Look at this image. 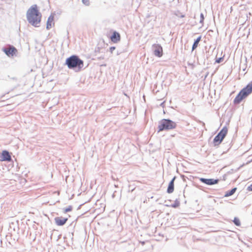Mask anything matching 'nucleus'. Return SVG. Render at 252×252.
Instances as JSON below:
<instances>
[{
  "label": "nucleus",
  "mask_w": 252,
  "mask_h": 252,
  "mask_svg": "<svg viewBox=\"0 0 252 252\" xmlns=\"http://www.w3.org/2000/svg\"><path fill=\"white\" fill-rule=\"evenodd\" d=\"M27 19L32 25L38 27L41 21V14L37 9L36 4L32 5L27 11Z\"/></svg>",
  "instance_id": "obj_1"
},
{
  "label": "nucleus",
  "mask_w": 252,
  "mask_h": 252,
  "mask_svg": "<svg viewBox=\"0 0 252 252\" xmlns=\"http://www.w3.org/2000/svg\"><path fill=\"white\" fill-rule=\"evenodd\" d=\"M65 64L69 69L79 71L83 67L84 62L76 55H72L66 59Z\"/></svg>",
  "instance_id": "obj_2"
},
{
  "label": "nucleus",
  "mask_w": 252,
  "mask_h": 252,
  "mask_svg": "<svg viewBox=\"0 0 252 252\" xmlns=\"http://www.w3.org/2000/svg\"><path fill=\"white\" fill-rule=\"evenodd\" d=\"M252 92V83H249L246 87L240 91L234 99L235 104H239Z\"/></svg>",
  "instance_id": "obj_3"
},
{
  "label": "nucleus",
  "mask_w": 252,
  "mask_h": 252,
  "mask_svg": "<svg viewBox=\"0 0 252 252\" xmlns=\"http://www.w3.org/2000/svg\"><path fill=\"white\" fill-rule=\"evenodd\" d=\"M177 124L169 119H163L159 122L158 126V132L164 130L172 129L176 128Z\"/></svg>",
  "instance_id": "obj_4"
},
{
  "label": "nucleus",
  "mask_w": 252,
  "mask_h": 252,
  "mask_svg": "<svg viewBox=\"0 0 252 252\" xmlns=\"http://www.w3.org/2000/svg\"><path fill=\"white\" fill-rule=\"evenodd\" d=\"M227 128L223 127L218 134L215 137L213 142L215 146L219 145L223 140L227 133Z\"/></svg>",
  "instance_id": "obj_5"
},
{
  "label": "nucleus",
  "mask_w": 252,
  "mask_h": 252,
  "mask_svg": "<svg viewBox=\"0 0 252 252\" xmlns=\"http://www.w3.org/2000/svg\"><path fill=\"white\" fill-rule=\"evenodd\" d=\"M152 49L154 55L158 57H161L162 56V48L159 44H153Z\"/></svg>",
  "instance_id": "obj_6"
},
{
  "label": "nucleus",
  "mask_w": 252,
  "mask_h": 252,
  "mask_svg": "<svg viewBox=\"0 0 252 252\" xmlns=\"http://www.w3.org/2000/svg\"><path fill=\"white\" fill-rule=\"evenodd\" d=\"M2 51L8 57H13L17 52L16 48L13 46H10L8 48H4Z\"/></svg>",
  "instance_id": "obj_7"
},
{
  "label": "nucleus",
  "mask_w": 252,
  "mask_h": 252,
  "mask_svg": "<svg viewBox=\"0 0 252 252\" xmlns=\"http://www.w3.org/2000/svg\"><path fill=\"white\" fill-rule=\"evenodd\" d=\"M200 181L206 185H213L215 184H217L219 182L218 179H206L203 178H200Z\"/></svg>",
  "instance_id": "obj_8"
},
{
  "label": "nucleus",
  "mask_w": 252,
  "mask_h": 252,
  "mask_svg": "<svg viewBox=\"0 0 252 252\" xmlns=\"http://www.w3.org/2000/svg\"><path fill=\"white\" fill-rule=\"evenodd\" d=\"M67 220V218L56 217L55 218V221L57 225L63 226L66 222Z\"/></svg>",
  "instance_id": "obj_9"
},
{
  "label": "nucleus",
  "mask_w": 252,
  "mask_h": 252,
  "mask_svg": "<svg viewBox=\"0 0 252 252\" xmlns=\"http://www.w3.org/2000/svg\"><path fill=\"white\" fill-rule=\"evenodd\" d=\"M1 160L10 161L11 159L9 153L6 150L3 151L1 154Z\"/></svg>",
  "instance_id": "obj_10"
},
{
  "label": "nucleus",
  "mask_w": 252,
  "mask_h": 252,
  "mask_svg": "<svg viewBox=\"0 0 252 252\" xmlns=\"http://www.w3.org/2000/svg\"><path fill=\"white\" fill-rule=\"evenodd\" d=\"M175 178H176V177H174L169 183L168 188L167 189V192L168 193H171L174 191V180H175Z\"/></svg>",
  "instance_id": "obj_11"
},
{
  "label": "nucleus",
  "mask_w": 252,
  "mask_h": 252,
  "mask_svg": "<svg viewBox=\"0 0 252 252\" xmlns=\"http://www.w3.org/2000/svg\"><path fill=\"white\" fill-rule=\"evenodd\" d=\"M111 40L114 43L120 40V34L117 32H114L111 36Z\"/></svg>",
  "instance_id": "obj_12"
},
{
  "label": "nucleus",
  "mask_w": 252,
  "mask_h": 252,
  "mask_svg": "<svg viewBox=\"0 0 252 252\" xmlns=\"http://www.w3.org/2000/svg\"><path fill=\"white\" fill-rule=\"evenodd\" d=\"M54 21V16L51 15L49 17L47 21L46 29L49 30L52 27V24Z\"/></svg>",
  "instance_id": "obj_13"
},
{
  "label": "nucleus",
  "mask_w": 252,
  "mask_h": 252,
  "mask_svg": "<svg viewBox=\"0 0 252 252\" xmlns=\"http://www.w3.org/2000/svg\"><path fill=\"white\" fill-rule=\"evenodd\" d=\"M237 189L236 188H234L230 190H228L225 192L224 194V197H228L232 195L236 191Z\"/></svg>",
  "instance_id": "obj_14"
},
{
  "label": "nucleus",
  "mask_w": 252,
  "mask_h": 252,
  "mask_svg": "<svg viewBox=\"0 0 252 252\" xmlns=\"http://www.w3.org/2000/svg\"><path fill=\"white\" fill-rule=\"evenodd\" d=\"M201 37L200 36L196 40H194L193 44L192 45V51L194 50V49H195L196 48V47H197L198 44L201 40Z\"/></svg>",
  "instance_id": "obj_15"
},
{
  "label": "nucleus",
  "mask_w": 252,
  "mask_h": 252,
  "mask_svg": "<svg viewBox=\"0 0 252 252\" xmlns=\"http://www.w3.org/2000/svg\"><path fill=\"white\" fill-rule=\"evenodd\" d=\"M233 222L236 225V226H240V224H241V223H240V221L239 220V219L236 217L234 218V220H233Z\"/></svg>",
  "instance_id": "obj_16"
},
{
  "label": "nucleus",
  "mask_w": 252,
  "mask_h": 252,
  "mask_svg": "<svg viewBox=\"0 0 252 252\" xmlns=\"http://www.w3.org/2000/svg\"><path fill=\"white\" fill-rule=\"evenodd\" d=\"M180 205V202L176 200L174 204L170 205V206L173 208H177Z\"/></svg>",
  "instance_id": "obj_17"
},
{
  "label": "nucleus",
  "mask_w": 252,
  "mask_h": 252,
  "mask_svg": "<svg viewBox=\"0 0 252 252\" xmlns=\"http://www.w3.org/2000/svg\"><path fill=\"white\" fill-rule=\"evenodd\" d=\"M72 210V207L71 206H68L66 208H65L64 210V213H67L71 211Z\"/></svg>",
  "instance_id": "obj_18"
},
{
  "label": "nucleus",
  "mask_w": 252,
  "mask_h": 252,
  "mask_svg": "<svg viewBox=\"0 0 252 252\" xmlns=\"http://www.w3.org/2000/svg\"><path fill=\"white\" fill-rule=\"evenodd\" d=\"M82 2L87 6L89 5L90 4V1L89 0H82Z\"/></svg>",
  "instance_id": "obj_19"
},
{
  "label": "nucleus",
  "mask_w": 252,
  "mask_h": 252,
  "mask_svg": "<svg viewBox=\"0 0 252 252\" xmlns=\"http://www.w3.org/2000/svg\"><path fill=\"white\" fill-rule=\"evenodd\" d=\"M204 19V17L203 13H201L200 14V23L202 24L203 23V21Z\"/></svg>",
  "instance_id": "obj_20"
},
{
  "label": "nucleus",
  "mask_w": 252,
  "mask_h": 252,
  "mask_svg": "<svg viewBox=\"0 0 252 252\" xmlns=\"http://www.w3.org/2000/svg\"><path fill=\"white\" fill-rule=\"evenodd\" d=\"M247 189L249 191H252V184L247 187Z\"/></svg>",
  "instance_id": "obj_21"
},
{
  "label": "nucleus",
  "mask_w": 252,
  "mask_h": 252,
  "mask_svg": "<svg viewBox=\"0 0 252 252\" xmlns=\"http://www.w3.org/2000/svg\"><path fill=\"white\" fill-rule=\"evenodd\" d=\"M222 60H223L222 58H221V57L219 58L216 60V62L217 63H220Z\"/></svg>",
  "instance_id": "obj_22"
},
{
  "label": "nucleus",
  "mask_w": 252,
  "mask_h": 252,
  "mask_svg": "<svg viewBox=\"0 0 252 252\" xmlns=\"http://www.w3.org/2000/svg\"><path fill=\"white\" fill-rule=\"evenodd\" d=\"M115 47L114 46H112L110 48V51L112 53H113V51L115 50Z\"/></svg>",
  "instance_id": "obj_23"
},
{
  "label": "nucleus",
  "mask_w": 252,
  "mask_h": 252,
  "mask_svg": "<svg viewBox=\"0 0 252 252\" xmlns=\"http://www.w3.org/2000/svg\"><path fill=\"white\" fill-rule=\"evenodd\" d=\"M164 102H163L162 103H161L160 105L162 107H163V105H164Z\"/></svg>",
  "instance_id": "obj_24"
},
{
  "label": "nucleus",
  "mask_w": 252,
  "mask_h": 252,
  "mask_svg": "<svg viewBox=\"0 0 252 252\" xmlns=\"http://www.w3.org/2000/svg\"><path fill=\"white\" fill-rule=\"evenodd\" d=\"M180 17H181V18H183V17H185V15H181V16H180Z\"/></svg>",
  "instance_id": "obj_25"
}]
</instances>
